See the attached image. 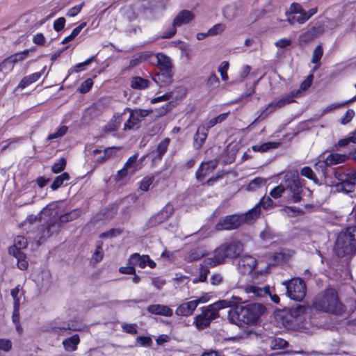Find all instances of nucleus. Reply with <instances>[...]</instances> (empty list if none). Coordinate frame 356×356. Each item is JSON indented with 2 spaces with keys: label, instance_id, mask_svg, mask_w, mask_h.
<instances>
[{
  "label": "nucleus",
  "instance_id": "nucleus-1",
  "mask_svg": "<svg viewBox=\"0 0 356 356\" xmlns=\"http://www.w3.org/2000/svg\"><path fill=\"white\" fill-rule=\"evenodd\" d=\"M265 307L259 303L238 306L229 311V318L240 327L244 325H254L264 313Z\"/></svg>",
  "mask_w": 356,
  "mask_h": 356
},
{
  "label": "nucleus",
  "instance_id": "nucleus-2",
  "mask_svg": "<svg viewBox=\"0 0 356 356\" xmlns=\"http://www.w3.org/2000/svg\"><path fill=\"white\" fill-rule=\"evenodd\" d=\"M243 244L237 240L225 242L216 249L213 254L204 259L201 267H214L224 264L225 258L238 257L243 250Z\"/></svg>",
  "mask_w": 356,
  "mask_h": 356
},
{
  "label": "nucleus",
  "instance_id": "nucleus-3",
  "mask_svg": "<svg viewBox=\"0 0 356 356\" xmlns=\"http://www.w3.org/2000/svg\"><path fill=\"white\" fill-rule=\"evenodd\" d=\"M314 76L313 74L309 75L307 79L302 82L300 89L296 91H292L290 94L283 97L277 101H273L268 104L265 108L260 111L258 117L248 126V128L251 127L253 124L259 121L265 120L269 114L273 113L278 108H281L286 104L293 102V98L297 97L301 91L307 90L312 85Z\"/></svg>",
  "mask_w": 356,
  "mask_h": 356
},
{
  "label": "nucleus",
  "instance_id": "nucleus-4",
  "mask_svg": "<svg viewBox=\"0 0 356 356\" xmlns=\"http://www.w3.org/2000/svg\"><path fill=\"white\" fill-rule=\"evenodd\" d=\"M334 250L339 257L351 258L356 252V226L348 227L339 235Z\"/></svg>",
  "mask_w": 356,
  "mask_h": 356
},
{
  "label": "nucleus",
  "instance_id": "nucleus-5",
  "mask_svg": "<svg viewBox=\"0 0 356 356\" xmlns=\"http://www.w3.org/2000/svg\"><path fill=\"white\" fill-rule=\"evenodd\" d=\"M151 63L156 64L159 69V72L153 75V81L160 86L170 84L173 77V65L170 58L163 54L158 53L154 56V60H151Z\"/></svg>",
  "mask_w": 356,
  "mask_h": 356
},
{
  "label": "nucleus",
  "instance_id": "nucleus-6",
  "mask_svg": "<svg viewBox=\"0 0 356 356\" xmlns=\"http://www.w3.org/2000/svg\"><path fill=\"white\" fill-rule=\"evenodd\" d=\"M313 307L316 310L335 314H340L343 310L334 289H328L318 295L313 302Z\"/></svg>",
  "mask_w": 356,
  "mask_h": 356
},
{
  "label": "nucleus",
  "instance_id": "nucleus-7",
  "mask_svg": "<svg viewBox=\"0 0 356 356\" xmlns=\"http://www.w3.org/2000/svg\"><path fill=\"white\" fill-rule=\"evenodd\" d=\"M286 192L293 202H299L302 200L301 195L304 193L298 180V174L296 171H290L284 175Z\"/></svg>",
  "mask_w": 356,
  "mask_h": 356
},
{
  "label": "nucleus",
  "instance_id": "nucleus-8",
  "mask_svg": "<svg viewBox=\"0 0 356 356\" xmlns=\"http://www.w3.org/2000/svg\"><path fill=\"white\" fill-rule=\"evenodd\" d=\"M334 175L338 181L334 184L336 191L345 193L354 191L356 186V169L347 173L335 172Z\"/></svg>",
  "mask_w": 356,
  "mask_h": 356
},
{
  "label": "nucleus",
  "instance_id": "nucleus-9",
  "mask_svg": "<svg viewBox=\"0 0 356 356\" xmlns=\"http://www.w3.org/2000/svg\"><path fill=\"white\" fill-rule=\"evenodd\" d=\"M286 286L288 296L296 301H301L306 295V286L304 281L300 278H293L289 281L282 282Z\"/></svg>",
  "mask_w": 356,
  "mask_h": 356
},
{
  "label": "nucleus",
  "instance_id": "nucleus-10",
  "mask_svg": "<svg viewBox=\"0 0 356 356\" xmlns=\"http://www.w3.org/2000/svg\"><path fill=\"white\" fill-rule=\"evenodd\" d=\"M27 239L23 236H17L14 239V245L10 247L8 252L17 259L18 267H27L28 262L25 260V255L21 250L26 248Z\"/></svg>",
  "mask_w": 356,
  "mask_h": 356
},
{
  "label": "nucleus",
  "instance_id": "nucleus-11",
  "mask_svg": "<svg viewBox=\"0 0 356 356\" xmlns=\"http://www.w3.org/2000/svg\"><path fill=\"white\" fill-rule=\"evenodd\" d=\"M252 218H246V213L243 216L230 215L227 216L224 218L220 219L216 225L217 230H230L234 229L240 227L243 222L252 220Z\"/></svg>",
  "mask_w": 356,
  "mask_h": 356
},
{
  "label": "nucleus",
  "instance_id": "nucleus-12",
  "mask_svg": "<svg viewBox=\"0 0 356 356\" xmlns=\"http://www.w3.org/2000/svg\"><path fill=\"white\" fill-rule=\"evenodd\" d=\"M194 14L190 10H183L180 11L174 19L172 28L170 29L169 32L166 33L163 36V38H170L176 33L177 27L188 24L194 19Z\"/></svg>",
  "mask_w": 356,
  "mask_h": 356
},
{
  "label": "nucleus",
  "instance_id": "nucleus-13",
  "mask_svg": "<svg viewBox=\"0 0 356 356\" xmlns=\"http://www.w3.org/2000/svg\"><path fill=\"white\" fill-rule=\"evenodd\" d=\"M174 213L173 206L168 203L162 210L152 216L148 220V226L150 227L157 226L167 220Z\"/></svg>",
  "mask_w": 356,
  "mask_h": 356
},
{
  "label": "nucleus",
  "instance_id": "nucleus-14",
  "mask_svg": "<svg viewBox=\"0 0 356 356\" xmlns=\"http://www.w3.org/2000/svg\"><path fill=\"white\" fill-rule=\"evenodd\" d=\"M79 214V210H73L69 213L60 216L59 218L60 222H54L49 225L47 230V234H44V236H49L51 234L54 233V231H58L61 227L60 222L65 223L73 220L78 218Z\"/></svg>",
  "mask_w": 356,
  "mask_h": 356
},
{
  "label": "nucleus",
  "instance_id": "nucleus-15",
  "mask_svg": "<svg viewBox=\"0 0 356 356\" xmlns=\"http://www.w3.org/2000/svg\"><path fill=\"white\" fill-rule=\"evenodd\" d=\"M146 266L155 267L156 263L148 255H140L138 253H134L129 259L127 267H145Z\"/></svg>",
  "mask_w": 356,
  "mask_h": 356
},
{
  "label": "nucleus",
  "instance_id": "nucleus-16",
  "mask_svg": "<svg viewBox=\"0 0 356 356\" xmlns=\"http://www.w3.org/2000/svg\"><path fill=\"white\" fill-rule=\"evenodd\" d=\"M293 251L290 250H282L279 252H275L270 255L271 263L270 265H285L287 264L289 260L293 255Z\"/></svg>",
  "mask_w": 356,
  "mask_h": 356
},
{
  "label": "nucleus",
  "instance_id": "nucleus-17",
  "mask_svg": "<svg viewBox=\"0 0 356 356\" xmlns=\"http://www.w3.org/2000/svg\"><path fill=\"white\" fill-rule=\"evenodd\" d=\"M273 200L270 197H263L254 208L246 213V218H252V220L258 218L260 214L261 207H262L264 209H267L273 205Z\"/></svg>",
  "mask_w": 356,
  "mask_h": 356
},
{
  "label": "nucleus",
  "instance_id": "nucleus-18",
  "mask_svg": "<svg viewBox=\"0 0 356 356\" xmlns=\"http://www.w3.org/2000/svg\"><path fill=\"white\" fill-rule=\"evenodd\" d=\"M218 160H211L207 162H202L195 173L196 179L199 181L212 172L218 166Z\"/></svg>",
  "mask_w": 356,
  "mask_h": 356
},
{
  "label": "nucleus",
  "instance_id": "nucleus-19",
  "mask_svg": "<svg viewBox=\"0 0 356 356\" xmlns=\"http://www.w3.org/2000/svg\"><path fill=\"white\" fill-rule=\"evenodd\" d=\"M149 313L165 317H170L173 314L172 309L167 305L161 304L150 305L147 307Z\"/></svg>",
  "mask_w": 356,
  "mask_h": 356
},
{
  "label": "nucleus",
  "instance_id": "nucleus-20",
  "mask_svg": "<svg viewBox=\"0 0 356 356\" xmlns=\"http://www.w3.org/2000/svg\"><path fill=\"white\" fill-rule=\"evenodd\" d=\"M197 307V303L194 300L184 302L176 309L175 314L177 316H189L193 314Z\"/></svg>",
  "mask_w": 356,
  "mask_h": 356
},
{
  "label": "nucleus",
  "instance_id": "nucleus-21",
  "mask_svg": "<svg viewBox=\"0 0 356 356\" xmlns=\"http://www.w3.org/2000/svg\"><path fill=\"white\" fill-rule=\"evenodd\" d=\"M209 129L205 125L200 126L197 128V131L194 136V146L196 149H200L208 136Z\"/></svg>",
  "mask_w": 356,
  "mask_h": 356
},
{
  "label": "nucleus",
  "instance_id": "nucleus-22",
  "mask_svg": "<svg viewBox=\"0 0 356 356\" xmlns=\"http://www.w3.org/2000/svg\"><path fill=\"white\" fill-rule=\"evenodd\" d=\"M34 50V48L25 49L22 51H19L13 55H11L10 56L4 59V60L2 63V65L8 63L12 64L13 66L14 64H15L16 63L25 60L28 57L29 52L33 51Z\"/></svg>",
  "mask_w": 356,
  "mask_h": 356
},
{
  "label": "nucleus",
  "instance_id": "nucleus-23",
  "mask_svg": "<svg viewBox=\"0 0 356 356\" xmlns=\"http://www.w3.org/2000/svg\"><path fill=\"white\" fill-rule=\"evenodd\" d=\"M80 343L79 336L76 334L70 337L65 339L63 342V346L65 351L73 352L77 349V346Z\"/></svg>",
  "mask_w": 356,
  "mask_h": 356
},
{
  "label": "nucleus",
  "instance_id": "nucleus-24",
  "mask_svg": "<svg viewBox=\"0 0 356 356\" xmlns=\"http://www.w3.org/2000/svg\"><path fill=\"white\" fill-rule=\"evenodd\" d=\"M347 159L348 156L346 154L337 153L330 154L325 159V164L326 165H336L345 162Z\"/></svg>",
  "mask_w": 356,
  "mask_h": 356
},
{
  "label": "nucleus",
  "instance_id": "nucleus-25",
  "mask_svg": "<svg viewBox=\"0 0 356 356\" xmlns=\"http://www.w3.org/2000/svg\"><path fill=\"white\" fill-rule=\"evenodd\" d=\"M41 76L40 72H35L29 76H24L19 82L18 88L24 89L30 84L37 81Z\"/></svg>",
  "mask_w": 356,
  "mask_h": 356
},
{
  "label": "nucleus",
  "instance_id": "nucleus-26",
  "mask_svg": "<svg viewBox=\"0 0 356 356\" xmlns=\"http://www.w3.org/2000/svg\"><path fill=\"white\" fill-rule=\"evenodd\" d=\"M54 330L58 334H64L68 331H81V327L74 324H64L63 325H56L54 327Z\"/></svg>",
  "mask_w": 356,
  "mask_h": 356
},
{
  "label": "nucleus",
  "instance_id": "nucleus-27",
  "mask_svg": "<svg viewBox=\"0 0 356 356\" xmlns=\"http://www.w3.org/2000/svg\"><path fill=\"white\" fill-rule=\"evenodd\" d=\"M149 81L140 76H135L131 81V87L134 89L143 90L149 86Z\"/></svg>",
  "mask_w": 356,
  "mask_h": 356
},
{
  "label": "nucleus",
  "instance_id": "nucleus-28",
  "mask_svg": "<svg viewBox=\"0 0 356 356\" xmlns=\"http://www.w3.org/2000/svg\"><path fill=\"white\" fill-rule=\"evenodd\" d=\"M323 49L321 45H318L313 51L311 62L312 63L316 64V65L313 68V70H316L321 65L320 60L323 56Z\"/></svg>",
  "mask_w": 356,
  "mask_h": 356
},
{
  "label": "nucleus",
  "instance_id": "nucleus-29",
  "mask_svg": "<svg viewBox=\"0 0 356 356\" xmlns=\"http://www.w3.org/2000/svg\"><path fill=\"white\" fill-rule=\"evenodd\" d=\"M280 145L279 143L267 142L261 145H255L252 147L254 152H265L271 149H275Z\"/></svg>",
  "mask_w": 356,
  "mask_h": 356
},
{
  "label": "nucleus",
  "instance_id": "nucleus-30",
  "mask_svg": "<svg viewBox=\"0 0 356 356\" xmlns=\"http://www.w3.org/2000/svg\"><path fill=\"white\" fill-rule=\"evenodd\" d=\"M120 147H107L105 148L104 152V155L102 156H99L97 159V163H103L108 160L109 158L112 157L117 152V151L120 150Z\"/></svg>",
  "mask_w": 356,
  "mask_h": 356
},
{
  "label": "nucleus",
  "instance_id": "nucleus-31",
  "mask_svg": "<svg viewBox=\"0 0 356 356\" xmlns=\"http://www.w3.org/2000/svg\"><path fill=\"white\" fill-rule=\"evenodd\" d=\"M128 111L130 113V115L129 119L124 123V130L134 129L140 122V119L135 116L134 113L131 111V108H128Z\"/></svg>",
  "mask_w": 356,
  "mask_h": 356
},
{
  "label": "nucleus",
  "instance_id": "nucleus-32",
  "mask_svg": "<svg viewBox=\"0 0 356 356\" xmlns=\"http://www.w3.org/2000/svg\"><path fill=\"white\" fill-rule=\"evenodd\" d=\"M194 323L199 330H203L210 325L209 318H207L203 313L195 316Z\"/></svg>",
  "mask_w": 356,
  "mask_h": 356
},
{
  "label": "nucleus",
  "instance_id": "nucleus-33",
  "mask_svg": "<svg viewBox=\"0 0 356 356\" xmlns=\"http://www.w3.org/2000/svg\"><path fill=\"white\" fill-rule=\"evenodd\" d=\"M70 175L67 172H63L59 176H57L54 180L53 183L51 185V188L53 191L57 190L60 186H61L64 182V181L69 180Z\"/></svg>",
  "mask_w": 356,
  "mask_h": 356
},
{
  "label": "nucleus",
  "instance_id": "nucleus-34",
  "mask_svg": "<svg viewBox=\"0 0 356 356\" xmlns=\"http://www.w3.org/2000/svg\"><path fill=\"white\" fill-rule=\"evenodd\" d=\"M86 22H83V23L80 24L78 26H76V28H74L73 29L72 33L68 36L65 37L62 40L61 43L66 44V43L73 40L79 34L81 31L86 26Z\"/></svg>",
  "mask_w": 356,
  "mask_h": 356
},
{
  "label": "nucleus",
  "instance_id": "nucleus-35",
  "mask_svg": "<svg viewBox=\"0 0 356 356\" xmlns=\"http://www.w3.org/2000/svg\"><path fill=\"white\" fill-rule=\"evenodd\" d=\"M257 265V260L250 255L243 256L239 261V266L241 267H256Z\"/></svg>",
  "mask_w": 356,
  "mask_h": 356
},
{
  "label": "nucleus",
  "instance_id": "nucleus-36",
  "mask_svg": "<svg viewBox=\"0 0 356 356\" xmlns=\"http://www.w3.org/2000/svg\"><path fill=\"white\" fill-rule=\"evenodd\" d=\"M229 113H221L219 115L211 119L205 125V127L209 130L211 127L218 123H221L225 121L228 117Z\"/></svg>",
  "mask_w": 356,
  "mask_h": 356
},
{
  "label": "nucleus",
  "instance_id": "nucleus-37",
  "mask_svg": "<svg viewBox=\"0 0 356 356\" xmlns=\"http://www.w3.org/2000/svg\"><path fill=\"white\" fill-rule=\"evenodd\" d=\"M10 295L13 298L14 306L19 307L21 297L23 295V292L22 291L20 286H17L13 289L10 291Z\"/></svg>",
  "mask_w": 356,
  "mask_h": 356
},
{
  "label": "nucleus",
  "instance_id": "nucleus-38",
  "mask_svg": "<svg viewBox=\"0 0 356 356\" xmlns=\"http://www.w3.org/2000/svg\"><path fill=\"white\" fill-rule=\"evenodd\" d=\"M169 143L170 139L165 138L158 145L155 150V152L159 159H161L163 156V155L166 152Z\"/></svg>",
  "mask_w": 356,
  "mask_h": 356
},
{
  "label": "nucleus",
  "instance_id": "nucleus-39",
  "mask_svg": "<svg viewBox=\"0 0 356 356\" xmlns=\"http://www.w3.org/2000/svg\"><path fill=\"white\" fill-rule=\"evenodd\" d=\"M316 38H318L316 34L309 29L299 37V42L301 44H306L314 40Z\"/></svg>",
  "mask_w": 356,
  "mask_h": 356
},
{
  "label": "nucleus",
  "instance_id": "nucleus-40",
  "mask_svg": "<svg viewBox=\"0 0 356 356\" xmlns=\"http://www.w3.org/2000/svg\"><path fill=\"white\" fill-rule=\"evenodd\" d=\"M285 192H286V188H285V184H284V181L283 183L275 186L270 191V195L272 197L277 199V198L280 197L282 196V195Z\"/></svg>",
  "mask_w": 356,
  "mask_h": 356
},
{
  "label": "nucleus",
  "instance_id": "nucleus-41",
  "mask_svg": "<svg viewBox=\"0 0 356 356\" xmlns=\"http://www.w3.org/2000/svg\"><path fill=\"white\" fill-rule=\"evenodd\" d=\"M211 307L212 305H209L202 312L207 318H209L210 322L218 316V312L216 309L215 307L211 308Z\"/></svg>",
  "mask_w": 356,
  "mask_h": 356
},
{
  "label": "nucleus",
  "instance_id": "nucleus-42",
  "mask_svg": "<svg viewBox=\"0 0 356 356\" xmlns=\"http://www.w3.org/2000/svg\"><path fill=\"white\" fill-rule=\"evenodd\" d=\"M350 143H356V129L348 137L339 140L338 141L337 146L345 147Z\"/></svg>",
  "mask_w": 356,
  "mask_h": 356
},
{
  "label": "nucleus",
  "instance_id": "nucleus-43",
  "mask_svg": "<svg viewBox=\"0 0 356 356\" xmlns=\"http://www.w3.org/2000/svg\"><path fill=\"white\" fill-rule=\"evenodd\" d=\"M325 26L324 21H317L310 29L318 37L324 33Z\"/></svg>",
  "mask_w": 356,
  "mask_h": 356
},
{
  "label": "nucleus",
  "instance_id": "nucleus-44",
  "mask_svg": "<svg viewBox=\"0 0 356 356\" xmlns=\"http://www.w3.org/2000/svg\"><path fill=\"white\" fill-rule=\"evenodd\" d=\"M300 174L302 176H304L311 180H313L315 183L318 182V179L316 178L314 171L310 167L305 166L302 168L300 171Z\"/></svg>",
  "mask_w": 356,
  "mask_h": 356
},
{
  "label": "nucleus",
  "instance_id": "nucleus-45",
  "mask_svg": "<svg viewBox=\"0 0 356 356\" xmlns=\"http://www.w3.org/2000/svg\"><path fill=\"white\" fill-rule=\"evenodd\" d=\"M233 304L234 302L232 301L222 300L211 304L212 307L211 308L215 307V309L218 312L220 309L232 307Z\"/></svg>",
  "mask_w": 356,
  "mask_h": 356
},
{
  "label": "nucleus",
  "instance_id": "nucleus-46",
  "mask_svg": "<svg viewBox=\"0 0 356 356\" xmlns=\"http://www.w3.org/2000/svg\"><path fill=\"white\" fill-rule=\"evenodd\" d=\"M66 160L65 158H60L59 161L54 163L51 167V171L54 173H59L62 172L66 166Z\"/></svg>",
  "mask_w": 356,
  "mask_h": 356
},
{
  "label": "nucleus",
  "instance_id": "nucleus-47",
  "mask_svg": "<svg viewBox=\"0 0 356 356\" xmlns=\"http://www.w3.org/2000/svg\"><path fill=\"white\" fill-rule=\"evenodd\" d=\"M225 30V25L222 23L215 24L212 28L208 30L207 34L211 36L216 35L222 33Z\"/></svg>",
  "mask_w": 356,
  "mask_h": 356
},
{
  "label": "nucleus",
  "instance_id": "nucleus-48",
  "mask_svg": "<svg viewBox=\"0 0 356 356\" xmlns=\"http://www.w3.org/2000/svg\"><path fill=\"white\" fill-rule=\"evenodd\" d=\"M67 130L68 127L67 126H62L55 133L49 134L47 136V140H50L63 137L67 133Z\"/></svg>",
  "mask_w": 356,
  "mask_h": 356
},
{
  "label": "nucleus",
  "instance_id": "nucleus-49",
  "mask_svg": "<svg viewBox=\"0 0 356 356\" xmlns=\"http://www.w3.org/2000/svg\"><path fill=\"white\" fill-rule=\"evenodd\" d=\"M102 242L98 241L96 246V250L95 251L92 260L95 262H98L101 261L103 258V252H102Z\"/></svg>",
  "mask_w": 356,
  "mask_h": 356
},
{
  "label": "nucleus",
  "instance_id": "nucleus-50",
  "mask_svg": "<svg viewBox=\"0 0 356 356\" xmlns=\"http://www.w3.org/2000/svg\"><path fill=\"white\" fill-rule=\"evenodd\" d=\"M229 68V62L223 61L220 63L218 67V71L220 74L221 78L223 81H227L228 79V75L227 72Z\"/></svg>",
  "mask_w": 356,
  "mask_h": 356
},
{
  "label": "nucleus",
  "instance_id": "nucleus-51",
  "mask_svg": "<svg viewBox=\"0 0 356 356\" xmlns=\"http://www.w3.org/2000/svg\"><path fill=\"white\" fill-rule=\"evenodd\" d=\"M356 101V95L355 97H353L352 99L346 101V102H344L343 103H341V104H332L330 105H329L326 108H325V110L323 111V113H326L329 111H331V110H333V109H335V108H340V107H342V106H345L346 105H348L350 104V103H353L354 102Z\"/></svg>",
  "mask_w": 356,
  "mask_h": 356
},
{
  "label": "nucleus",
  "instance_id": "nucleus-52",
  "mask_svg": "<svg viewBox=\"0 0 356 356\" xmlns=\"http://www.w3.org/2000/svg\"><path fill=\"white\" fill-rule=\"evenodd\" d=\"M236 9L234 6H227L223 10V15L228 20H232L236 17Z\"/></svg>",
  "mask_w": 356,
  "mask_h": 356
},
{
  "label": "nucleus",
  "instance_id": "nucleus-53",
  "mask_svg": "<svg viewBox=\"0 0 356 356\" xmlns=\"http://www.w3.org/2000/svg\"><path fill=\"white\" fill-rule=\"evenodd\" d=\"M154 177H146L140 182V188L143 191H147L154 181Z\"/></svg>",
  "mask_w": 356,
  "mask_h": 356
},
{
  "label": "nucleus",
  "instance_id": "nucleus-54",
  "mask_svg": "<svg viewBox=\"0 0 356 356\" xmlns=\"http://www.w3.org/2000/svg\"><path fill=\"white\" fill-rule=\"evenodd\" d=\"M83 6L84 2H82L81 3L70 8L66 15L70 17H75L80 13Z\"/></svg>",
  "mask_w": 356,
  "mask_h": 356
},
{
  "label": "nucleus",
  "instance_id": "nucleus-55",
  "mask_svg": "<svg viewBox=\"0 0 356 356\" xmlns=\"http://www.w3.org/2000/svg\"><path fill=\"white\" fill-rule=\"evenodd\" d=\"M122 233L120 229H111L110 230L103 232L100 234L99 237L102 238H111L120 235Z\"/></svg>",
  "mask_w": 356,
  "mask_h": 356
},
{
  "label": "nucleus",
  "instance_id": "nucleus-56",
  "mask_svg": "<svg viewBox=\"0 0 356 356\" xmlns=\"http://www.w3.org/2000/svg\"><path fill=\"white\" fill-rule=\"evenodd\" d=\"M93 84L92 80L91 79H88L85 81H83L79 88V91L81 93H86L91 88Z\"/></svg>",
  "mask_w": 356,
  "mask_h": 356
},
{
  "label": "nucleus",
  "instance_id": "nucleus-57",
  "mask_svg": "<svg viewBox=\"0 0 356 356\" xmlns=\"http://www.w3.org/2000/svg\"><path fill=\"white\" fill-rule=\"evenodd\" d=\"M355 116V111L353 109H348L346 112L345 115L341 119V123L342 124H346L350 122L353 117Z\"/></svg>",
  "mask_w": 356,
  "mask_h": 356
},
{
  "label": "nucleus",
  "instance_id": "nucleus-58",
  "mask_svg": "<svg viewBox=\"0 0 356 356\" xmlns=\"http://www.w3.org/2000/svg\"><path fill=\"white\" fill-rule=\"evenodd\" d=\"M65 24V19L63 17H59L57 19H56L54 22V25H53L54 29L56 31L59 32L64 29Z\"/></svg>",
  "mask_w": 356,
  "mask_h": 356
},
{
  "label": "nucleus",
  "instance_id": "nucleus-59",
  "mask_svg": "<svg viewBox=\"0 0 356 356\" xmlns=\"http://www.w3.org/2000/svg\"><path fill=\"white\" fill-rule=\"evenodd\" d=\"M219 83V79L216 75V74L211 73L207 79V84L209 87H215L218 86Z\"/></svg>",
  "mask_w": 356,
  "mask_h": 356
},
{
  "label": "nucleus",
  "instance_id": "nucleus-60",
  "mask_svg": "<svg viewBox=\"0 0 356 356\" xmlns=\"http://www.w3.org/2000/svg\"><path fill=\"white\" fill-rule=\"evenodd\" d=\"M131 111L134 113L135 116L138 117L139 119L141 118H145L152 113V111L150 110L141 108L131 109Z\"/></svg>",
  "mask_w": 356,
  "mask_h": 356
},
{
  "label": "nucleus",
  "instance_id": "nucleus-61",
  "mask_svg": "<svg viewBox=\"0 0 356 356\" xmlns=\"http://www.w3.org/2000/svg\"><path fill=\"white\" fill-rule=\"evenodd\" d=\"M45 40V37L42 33H38L33 36V42L35 44L43 45Z\"/></svg>",
  "mask_w": 356,
  "mask_h": 356
},
{
  "label": "nucleus",
  "instance_id": "nucleus-62",
  "mask_svg": "<svg viewBox=\"0 0 356 356\" xmlns=\"http://www.w3.org/2000/svg\"><path fill=\"white\" fill-rule=\"evenodd\" d=\"M138 154H135L133 156H130L124 165L125 167V168L131 170L132 168V167L134 166V165L135 164V163L138 159Z\"/></svg>",
  "mask_w": 356,
  "mask_h": 356
},
{
  "label": "nucleus",
  "instance_id": "nucleus-63",
  "mask_svg": "<svg viewBox=\"0 0 356 356\" xmlns=\"http://www.w3.org/2000/svg\"><path fill=\"white\" fill-rule=\"evenodd\" d=\"M12 347L10 341L8 339H0V350L8 351Z\"/></svg>",
  "mask_w": 356,
  "mask_h": 356
},
{
  "label": "nucleus",
  "instance_id": "nucleus-64",
  "mask_svg": "<svg viewBox=\"0 0 356 356\" xmlns=\"http://www.w3.org/2000/svg\"><path fill=\"white\" fill-rule=\"evenodd\" d=\"M122 327L124 332L129 334H136L137 332L136 325L134 324H123L122 325Z\"/></svg>",
  "mask_w": 356,
  "mask_h": 356
}]
</instances>
